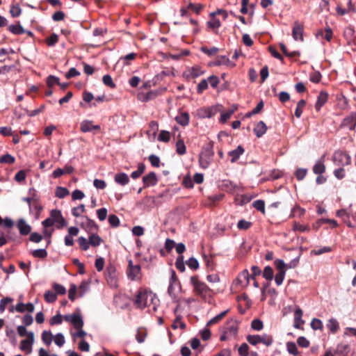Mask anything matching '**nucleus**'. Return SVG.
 I'll return each mask as SVG.
<instances>
[{"instance_id": "obj_1", "label": "nucleus", "mask_w": 356, "mask_h": 356, "mask_svg": "<svg viewBox=\"0 0 356 356\" xmlns=\"http://www.w3.org/2000/svg\"><path fill=\"white\" fill-rule=\"evenodd\" d=\"M170 277L169 279V286L168 288V293L174 302H176L177 307L174 309V313L177 314L181 307L180 293L181 292V285L173 269L170 270Z\"/></svg>"}, {"instance_id": "obj_2", "label": "nucleus", "mask_w": 356, "mask_h": 356, "mask_svg": "<svg viewBox=\"0 0 356 356\" xmlns=\"http://www.w3.org/2000/svg\"><path fill=\"white\" fill-rule=\"evenodd\" d=\"M135 303L141 309L147 307L149 311H156L159 300L152 292L143 290L138 293Z\"/></svg>"}, {"instance_id": "obj_3", "label": "nucleus", "mask_w": 356, "mask_h": 356, "mask_svg": "<svg viewBox=\"0 0 356 356\" xmlns=\"http://www.w3.org/2000/svg\"><path fill=\"white\" fill-rule=\"evenodd\" d=\"M247 341L252 346H256L258 343H263L266 346H270L273 343V338L271 335L268 334H254L248 335Z\"/></svg>"}, {"instance_id": "obj_4", "label": "nucleus", "mask_w": 356, "mask_h": 356, "mask_svg": "<svg viewBox=\"0 0 356 356\" xmlns=\"http://www.w3.org/2000/svg\"><path fill=\"white\" fill-rule=\"evenodd\" d=\"M190 282L193 286L194 292L203 298H205L209 291V288L207 285L200 281L197 276H192L190 279Z\"/></svg>"}, {"instance_id": "obj_5", "label": "nucleus", "mask_w": 356, "mask_h": 356, "mask_svg": "<svg viewBox=\"0 0 356 356\" xmlns=\"http://www.w3.org/2000/svg\"><path fill=\"white\" fill-rule=\"evenodd\" d=\"M332 161L334 165L343 167L350 163L351 158L347 153L338 150L333 154Z\"/></svg>"}, {"instance_id": "obj_6", "label": "nucleus", "mask_w": 356, "mask_h": 356, "mask_svg": "<svg viewBox=\"0 0 356 356\" xmlns=\"http://www.w3.org/2000/svg\"><path fill=\"white\" fill-rule=\"evenodd\" d=\"M64 320L72 323L74 327L76 330L82 328L83 325V318L81 314L79 313H73L72 314L65 315Z\"/></svg>"}, {"instance_id": "obj_7", "label": "nucleus", "mask_w": 356, "mask_h": 356, "mask_svg": "<svg viewBox=\"0 0 356 356\" xmlns=\"http://www.w3.org/2000/svg\"><path fill=\"white\" fill-rule=\"evenodd\" d=\"M50 216L52 218L54 225L57 229H61L67 225V222L62 216L61 211L54 209L51 211Z\"/></svg>"}, {"instance_id": "obj_8", "label": "nucleus", "mask_w": 356, "mask_h": 356, "mask_svg": "<svg viewBox=\"0 0 356 356\" xmlns=\"http://www.w3.org/2000/svg\"><path fill=\"white\" fill-rule=\"evenodd\" d=\"M34 342V334L33 332L28 333V337L26 339L21 341L19 344V349L22 351L26 352V354H30L32 352V346Z\"/></svg>"}, {"instance_id": "obj_9", "label": "nucleus", "mask_w": 356, "mask_h": 356, "mask_svg": "<svg viewBox=\"0 0 356 356\" xmlns=\"http://www.w3.org/2000/svg\"><path fill=\"white\" fill-rule=\"evenodd\" d=\"M203 74L204 71L202 70V68L198 65H195L192 67H188L187 70H186L183 73V76L186 80H191L199 77Z\"/></svg>"}, {"instance_id": "obj_10", "label": "nucleus", "mask_w": 356, "mask_h": 356, "mask_svg": "<svg viewBox=\"0 0 356 356\" xmlns=\"http://www.w3.org/2000/svg\"><path fill=\"white\" fill-rule=\"evenodd\" d=\"M217 113V108L215 106L211 107H202L196 111V115L199 118H211Z\"/></svg>"}, {"instance_id": "obj_11", "label": "nucleus", "mask_w": 356, "mask_h": 356, "mask_svg": "<svg viewBox=\"0 0 356 356\" xmlns=\"http://www.w3.org/2000/svg\"><path fill=\"white\" fill-rule=\"evenodd\" d=\"M238 330V322L236 320L231 319L226 323L224 330L229 337H234L236 336Z\"/></svg>"}, {"instance_id": "obj_12", "label": "nucleus", "mask_w": 356, "mask_h": 356, "mask_svg": "<svg viewBox=\"0 0 356 356\" xmlns=\"http://www.w3.org/2000/svg\"><path fill=\"white\" fill-rule=\"evenodd\" d=\"M341 127L348 128L349 130H354L356 127V112H351L342 121Z\"/></svg>"}, {"instance_id": "obj_13", "label": "nucleus", "mask_w": 356, "mask_h": 356, "mask_svg": "<svg viewBox=\"0 0 356 356\" xmlns=\"http://www.w3.org/2000/svg\"><path fill=\"white\" fill-rule=\"evenodd\" d=\"M80 130L83 133L91 132L93 131H99L100 126L98 124H93L91 120H84L81 122Z\"/></svg>"}, {"instance_id": "obj_14", "label": "nucleus", "mask_w": 356, "mask_h": 356, "mask_svg": "<svg viewBox=\"0 0 356 356\" xmlns=\"http://www.w3.org/2000/svg\"><path fill=\"white\" fill-rule=\"evenodd\" d=\"M81 226L88 233H92L97 229V226L95 221L87 216L83 217V221L81 223Z\"/></svg>"}, {"instance_id": "obj_15", "label": "nucleus", "mask_w": 356, "mask_h": 356, "mask_svg": "<svg viewBox=\"0 0 356 356\" xmlns=\"http://www.w3.org/2000/svg\"><path fill=\"white\" fill-rule=\"evenodd\" d=\"M303 26L298 22H296L292 30V36L293 39L295 40L303 41Z\"/></svg>"}, {"instance_id": "obj_16", "label": "nucleus", "mask_w": 356, "mask_h": 356, "mask_svg": "<svg viewBox=\"0 0 356 356\" xmlns=\"http://www.w3.org/2000/svg\"><path fill=\"white\" fill-rule=\"evenodd\" d=\"M17 227L21 235H28L31 231V227L24 218H20L17 222Z\"/></svg>"}, {"instance_id": "obj_17", "label": "nucleus", "mask_w": 356, "mask_h": 356, "mask_svg": "<svg viewBox=\"0 0 356 356\" xmlns=\"http://www.w3.org/2000/svg\"><path fill=\"white\" fill-rule=\"evenodd\" d=\"M140 272V266L139 265H133L131 260L129 261L128 276L131 280H135Z\"/></svg>"}, {"instance_id": "obj_18", "label": "nucleus", "mask_w": 356, "mask_h": 356, "mask_svg": "<svg viewBox=\"0 0 356 356\" xmlns=\"http://www.w3.org/2000/svg\"><path fill=\"white\" fill-rule=\"evenodd\" d=\"M145 187L155 186L157 184V177L154 172H152L143 177Z\"/></svg>"}, {"instance_id": "obj_19", "label": "nucleus", "mask_w": 356, "mask_h": 356, "mask_svg": "<svg viewBox=\"0 0 356 356\" xmlns=\"http://www.w3.org/2000/svg\"><path fill=\"white\" fill-rule=\"evenodd\" d=\"M244 152L245 149L241 145H238L235 149L229 151L228 155L231 157V163H235Z\"/></svg>"}, {"instance_id": "obj_20", "label": "nucleus", "mask_w": 356, "mask_h": 356, "mask_svg": "<svg viewBox=\"0 0 356 356\" xmlns=\"http://www.w3.org/2000/svg\"><path fill=\"white\" fill-rule=\"evenodd\" d=\"M250 275L248 270H243L237 277V282L243 286L248 285Z\"/></svg>"}, {"instance_id": "obj_21", "label": "nucleus", "mask_w": 356, "mask_h": 356, "mask_svg": "<svg viewBox=\"0 0 356 356\" xmlns=\"http://www.w3.org/2000/svg\"><path fill=\"white\" fill-rule=\"evenodd\" d=\"M328 95L327 92L321 91L317 97V101L315 104V109L318 111L321 107L327 102Z\"/></svg>"}, {"instance_id": "obj_22", "label": "nucleus", "mask_w": 356, "mask_h": 356, "mask_svg": "<svg viewBox=\"0 0 356 356\" xmlns=\"http://www.w3.org/2000/svg\"><path fill=\"white\" fill-rule=\"evenodd\" d=\"M302 311L300 307H297L294 312V327L300 328L301 325L304 323V321L302 319Z\"/></svg>"}, {"instance_id": "obj_23", "label": "nucleus", "mask_w": 356, "mask_h": 356, "mask_svg": "<svg viewBox=\"0 0 356 356\" xmlns=\"http://www.w3.org/2000/svg\"><path fill=\"white\" fill-rule=\"evenodd\" d=\"M213 155L212 148L211 147H204L200 155V165H203L204 157L211 159Z\"/></svg>"}, {"instance_id": "obj_24", "label": "nucleus", "mask_w": 356, "mask_h": 356, "mask_svg": "<svg viewBox=\"0 0 356 356\" xmlns=\"http://www.w3.org/2000/svg\"><path fill=\"white\" fill-rule=\"evenodd\" d=\"M114 179L117 184H118L121 186H125L129 181V178L128 175L124 172L116 174L115 175Z\"/></svg>"}, {"instance_id": "obj_25", "label": "nucleus", "mask_w": 356, "mask_h": 356, "mask_svg": "<svg viewBox=\"0 0 356 356\" xmlns=\"http://www.w3.org/2000/svg\"><path fill=\"white\" fill-rule=\"evenodd\" d=\"M266 130L267 127L266 124L263 121H260L254 129V133L258 138H260L266 132Z\"/></svg>"}, {"instance_id": "obj_26", "label": "nucleus", "mask_w": 356, "mask_h": 356, "mask_svg": "<svg viewBox=\"0 0 356 356\" xmlns=\"http://www.w3.org/2000/svg\"><path fill=\"white\" fill-rule=\"evenodd\" d=\"M177 122L181 126H186L189 123V115L188 113H181L175 118Z\"/></svg>"}, {"instance_id": "obj_27", "label": "nucleus", "mask_w": 356, "mask_h": 356, "mask_svg": "<svg viewBox=\"0 0 356 356\" xmlns=\"http://www.w3.org/2000/svg\"><path fill=\"white\" fill-rule=\"evenodd\" d=\"M88 241L90 245L93 247L99 246L102 242V238L97 234L92 232L89 235Z\"/></svg>"}, {"instance_id": "obj_28", "label": "nucleus", "mask_w": 356, "mask_h": 356, "mask_svg": "<svg viewBox=\"0 0 356 356\" xmlns=\"http://www.w3.org/2000/svg\"><path fill=\"white\" fill-rule=\"evenodd\" d=\"M325 170V166L321 161H318L313 167V172L316 175H322Z\"/></svg>"}, {"instance_id": "obj_29", "label": "nucleus", "mask_w": 356, "mask_h": 356, "mask_svg": "<svg viewBox=\"0 0 356 356\" xmlns=\"http://www.w3.org/2000/svg\"><path fill=\"white\" fill-rule=\"evenodd\" d=\"M175 314L177 316L172 325V327L175 330L177 329L178 327L184 330L186 328V324L181 321V318L179 315H177V314Z\"/></svg>"}, {"instance_id": "obj_30", "label": "nucleus", "mask_w": 356, "mask_h": 356, "mask_svg": "<svg viewBox=\"0 0 356 356\" xmlns=\"http://www.w3.org/2000/svg\"><path fill=\"white\" fill-rule=\"evenodd\" d=\"M306 105V102L304 99L300 100L297 104V107L295 111V115L299 118L301 117L303 108Z\"/></svg>"}, {"instance_id": "obj_31", "label": "nucleus", "mask_w": 356, "mask_h": 356, "mask_svg": "<svg viewBox=\"0 0 356 356\" xmlns=\"http://www.w3.org/2000/svg\"><path fill=\"white\" fill-rule=\"evenodd\" d=\"M86 211L85 205L81 204L79 206L76 207H74L72 209V214L74 217H80L81 216L82 213H83Z\"/></svg>"}, {"instance_id": "obj_32", "label": "nucleus", "mask_w": 356, "mask_h": 356, "mask_svg": "<svg viewBox=\"0 0 356 356\" xmlns=\"http://www.w3.org/2000/svg\"><path fill=\"white\" fill-rule=\"evenodd\" d=\"M176 151L179 155H184L186 152V147L184 140L180 139L176 143Z\"/></svg>"}, {"instance_id": "obj_33", "label": "nucleus", "mask_w": 356, "mask_h": 356, "mask_svg": "<svg viewBox=\"0 0 356 356\" xmlns=\"http://www.w3.org/2000/svg\"><path fill=\"white\" fill-rule=\"evenodd\" d=\"M55 194L57 197L62 199L69 195V191L66 188L58 186Z\"/></svg>"}, {"instance_id": "obj_34", "label": "nucleus", "mask_w": 356, "mask_h": 356, "mask_svg": "<svg viewBox=\"0 0 356 356\" xmlns=\"http://www.w3.org/2000/svg\"><path fill=\"white\" fill-rule=\"evenodd\" d=\"M42 340L47 346H49L52 341V334L50 331H43L42 333Z\"/></svg>"}, {"instance_id": "obj_35", "label": "nucleus", "mask_w": 356, "mask_h": 356, "mask_svg": "<svg viewBox=\"0 0 356 356\" xmlns=\"http://www.w3.org/2000/svg\"><path fill=\"white\" fill-rule=\"evenodd\" d=\"M8 30L12 33L16 34V35H20V34H22L24 33V30L23 27L19 24H17V25L12 24L10 26H9Z\"/></svg>"}, {"instance_id": "obj_36", "label": "nucleus", "mask_w": 356, "mask_h": 356, "mask_svg": "<svg viewBox=\"0 0 356 356\" xmlns=\"http://www.w3.org/2000/svg\"><path fill=\"white\" fill-rule=\"evenodd\" d=\"M78 243H79V245L80 248H81V250H83L84 251L88 250L89 249L90 245V243H89V241L87 240L83 236H80L78 238Z\"/></svg>"}, {"instance_id": "obj_37", "label": "nucleus", "mask_w": 356, "mask_h": 356, "mask_svg": "<svg viewBox=\"0 0 356 356\" xmlns=\"http://www.w3.org/2000/svg\"><path fill=\"white\" fill-rule=\"evenodd\" d=\"M318 227L321 226L323 223L330 224L332 227H337L338 226V223L335 220L329 219V218H321L319 219L316 222Z\"/></svg>"}, {"instance_id": "obj_38", "label": "nucleus", "mask_w": 356, "mask_h": 356, "mask_svg": "<svg viewBox=\"0 0 356 356\" xmlns=\"http://www.w3.org/2000/svg\"><path fill=\"white\" fill-rule=\"evenodd\" d=\"M305 210L299 206H296L291 209V217H300L304 215Z\"/></svg>"}, {"instance_id": "obj_39", "label": "nucleus", "mask_w": 356, "mask_h": 356, "mask_svg": "<svg viewBox=\"0 0 356 356\" xmlns=\"http://www.w3.org/2000/svg\"><path fill=\"white\" fill-rule=\"evenodd\" d=\"M286 349H287V351L290 354H291L294 356H296L298 355V350L297 346L293 342H288L286 343Z\"/></svg>"}, {"instance_id": "obj_40", "label": "nucleus", "mask_w": 356, "mask_h": 356, "mask_svg": "<svg viewBox=\"0 0 356 356\" xmlns=\"http://www.w3.org/2000/svg\"><path fill=\"white\" fill-rule=\"evenodd\" d=\"M327 327L332 332H336L339 329V323L335 318H331L328 321Z\"/></svg>"}, {"instance_id": "obj_41", "label": "nucleus", "mask_w": 356, "mask_h": 356, "mask_svg": "<svg viewBox=\"0 0 356 356\" xmlns=\"http://www.w3.org/2000/svg\"><path fill=\"white\" fill-rule=\"evenodd\" d=\"M227 312V311H224L220 314H218L217 316H214L207 323V325L210 326L211 325L218 323L225 316Z\"/></svg>"}, {"instance_id": "obj_42", "label": "nucleus", "mask_w": 356, "mask_h": 356, "mask_svg": "<svg viewBox=\"0 0 356 356\" xmlns=\"http://www.w3.org/2000/svg\"><path fill=\"white\" fill-rule=\"evenodd\" d=\"M15 157L9 154H4L0 157L1 163L13 164L15 162Z\"/></svg>"}, {"instance_id": "obj_43", "label": "nucleus", "mask_w": 356, "mask_h": 356, "mask_svg": "<svg viewBox=\"0 0 356 356\" xmlns=\"http://www.w3.org/2000/svg\"><path fill=\"white\" fill-rule=\"evenodd\" d=\"M147 336L145 330L143 329H138L136 334V339L138 343H143L145 341Z\"/></svg>"}, {"instance_id": "obj_44", "label": "nucleus", "mask_w": 356, "mask_h": 356, "mask_svg": "<svg viewBox=\"0 0 356 356\" xmlns=\"http://www.w3.org/2000/svg\"><path fill=\"white\" fill-rule=\"evenodd\" d=\"M175 266L181 272H184L185 270V264L184 262V257L182 255H179L177 258Z\"/></svg>"}, {"instance_id": "obj_45", "label": "nucleus", "mask_w": 356, "mask_h": 356, "mask_svg": "<svg viewBox=\"0 0 356 356\" xmlns=\"http://www.w3.org/2000/svg\"><path fill=\"white\" fill-rule=\"evenodd\" d=\"M263 276L267 280H271L273 278V270L270 266H266L264 272Z\"/></svg>"}, {"instance_id": "obj_46", "label": "nucleus", "mask_w": 356, "mask_h": 356, "mask_svg": "<svg viewBox=\"0 0 356 356\" xmlns=\"http://www.w3.org/2000/svg\"><path fill=\"white\" fill-rule=\"evenodd\" d=\"M44 299L47 302H54L56 300V294L51 291H47L44 293Z\"/></svg>"}, {"instance_id": "obj_47", "label": "nucleus", "mask_w": 356, "mask_h": 356, "mask_svg": "<svg viewBox=\"0 0 356 356\" xmlns=\"http://www.w3.org/2000/svg\"><path fill=\"white\" fill-rule=\"evenodd\" d=\"M251 327L256 331H260L264 327L263 322L259 319H254L251 323Z\"/></svg>"}, {"instance_id": "obj_48", "label": "nucleus", "mask_w": 356, "mask_h": 356, "mask_svg": "<svg viewBox=\"0 0 356 356\" xmlns=\"http://www.w3.org/2000/svg\"><path fill=\"white\" fill-rule=\"evenodd\" d=\"M170 134L169 131H161L158 136V140L159 141L167 143L170 140Z\"/></svg>"}, {"instance_id": "obj_49", "label": "nucleus", "mask_w": 356, "mask_h": 356, "mask_svg": "<svg viewBox=\"0 0 356 356\" xmlns=\"http://www.w3.org/2000/svg\"><path fill=\"white\" fill-rule=\"evenodd\" d=\"M253 207L258 211L265 213V203L263 200H258L253 202Z\"/></svg>"}, {"instance_id": "obj_50", "label": "nucleus", "mask_w": 356, "mask_h": 356, "mask_svg": "<svg viewBox=\"0 0 356 356\" xmlns=\"http://www.w3.org/2000/svg\"><path fill=\"white\" fill-rule=\"evenodd\" d=\"M63 319H64V316L63 317L61 314H58L50 319L49 323L51 325H59L62 323Z\"/></svg>"}, {"instance_id": "obj_51", "label": "nucleus", "mask_w": 356, "mask_h": 356, "mask_svg": "<svg viewBox=\"0 0 356 356\" xmlns=\"http://www.w3.org/2000/svg\"><path fill=\"white\" fill-rule=\"evenodd\" d=\"M65 337L62 333H58L54 337V343L59 347H61L65 343Z\"/></svg>"}, {"instance_id": "obj_52", "label": "nucleus", "mask_w": 356, "mask_h": 356, "mask_svg": "<svg viewBox=\"0 0 356 356\" xmlns=\"http://www.w3.org/2000/svg\"><path fill=\"white\" fill-rule=\"evenodd\" d=\"M207 88L208 81L207 79H202L197 85V92L198 94H202Z\"/></svg>"}, {"instance_id": "obj_53", "label": "nucleus", "mask_w": 356, "mask_h": 356, "mask_svg": "<svg viewBox=\"0 0 356 356\" xmlns=\"http://www.w3.org/2000/svg\"><path fill=\"white\" fill-rule=\"evenodd\" d=\"M212 19L207 22V26L212 29H218L220 26V22L218 19L214 17V16H211Z\"/></svg>"}, {"instance_id": "obj_54", "label": "nucleus", "mask_w": 356, "mask_h": 356, "mask_svg": "<svg viewBox=\"0 0 356 356\" xmlns=\"http://www.w3.org/2000/svg\"><path fill=\"white\" fill-rule=\"evenodd\" d=\"M307 173L306 168H298L296 171L295 175L298 180H302Z\"/></svg>"}, {"instance_id": "obj_55", "label": "nucleus", "mask_w": 356, "mask_h": 356, "mask_svg": "<svg viewBox=\"0 0 356 356\" xmlns=\"http://www.w3.org/2000/svg\"><path fill=\"white\" fill-rule=\"evenodd\" d=\"M274 264L278 272L286 271L285 268L287 267V264H286L283 260L276 259Z\"/></svg>"}, {"instance_id": "obj_56", "label": "nucleus", "mask_w": 356, "mask_h": 356, "mask_svg": "<svg viewBox=\"0 0 356 356\" xmlns=\"http://www.w3.org/2000/svg\"><path fill=\"white\" fill-rule=\"evenodd\" d=\"M32 254L34 257L43 259L47 257V252L45 249H38L35 250Z\"/></svg>"}, {"instance_id": "obj_57", "label": "nucleus", "mask_w": 356, "mask_h": 356, "mask_svg": "<svg viewBox=\"0 0 356 356\" xmlns=\"http://www.w3.org/2000/svg\"><path fill=\"white\" fill-rule=\"evenodd\" d=\"M186 264L190 268L193 270H196L199 267L198 261L193 257H191L188 260H187Z\"/></svg>"}, {"instance_id": "obj_58", "label": "nucleus", "mask_w": 356, "mask_h": 356, "mask_svg": "<svg viewBox=\"0 0 356 356\" xmlns=\"http://www.w3.org/2000/svg\"><path fill=\"white\" fill-rule=\"evenodd\" d=\"M108 222L111 225V226L113 227H117L120 225V220L118 217L115 215H110L108 216Z\"/></svg>"}, {"instance_id": "obj_59", "label": "nucleus", "mask_w": 356, "mask_h": 356, "mask_svg": "<svg viewBox=\"0 0 356 356\" xmlns=\"http://www.w3.org/2000/svg\"><path fill=\"white\" fill-rule=\"evenodd\" d=\"M58 40V37L57 34L52 33L51 35L47 38L46 42L48 46L51 47L54 46Z\"/></svg>"}, {"instance_id": "obj_60", "label": "nucleus", "mask_w": 356, "mask_h": 356, "mask_svg": "<svg viewBox=\"0 0 356 356\" xmlns=\"http://www.w3.org/2000/svg\"><path fill=\"white\" fill-rule=\"evenodd\" d=\"M53 288L55 291L56 294L64 295L66 293V289L61 284H54Z\"/></svg>"}, {"instance_id": "obj_61", "label": "nucleus", "mask_w": 356, "mask_h": 356, "mask_svg": "<svg viewBox=\"0 0 356 356\" xmlns=\"http://www.w3.org/2000/svg\"><path fill=\"white\" fill-rule=\"evenodd\" d=\"M10 13L13 17H17L20 15L22 10L18 5H13L10 8Z\"/></svg>"}, {"instance_id": "obj_62", "label": "nucleus", "mask_w": 356, "mask_h": 356, "mask_svg": "<svg viewBox=\"0 0 356 356\" xmlns=\"http://www.w3.org/2000/svg\"><path fill=\"white\" fill-rule=\"evenodd\" d=\"M286 271L277 272L275 277V281L277 285L280 286L282 284L284 279Z\"/></svg>"}, {"instance_id": "obj_63", "label": "nucleus", "mask_w": 356, "mask_h": 356, "mask_svg": "<svg viewBox=\"0 0 356 356\" xmlns=\"http://www.w3.org/2000/svg\"><path fill=\"white\" fill-rule=\"evenodd\" d=\"M311 327L314 330H322V328H323L322 321L318 318H313L311 322Z\"/></svg>"}, {"instance_id": "obj_64", "label": "nucleus", "mask_w": 356, "mask_h": 356, "mask_svg": "<svg viewBox=\"0 0 356 356\" xmlns=\"http://www.w3.org/2000/svg\"><path fill=\"white\" fill-rule=\"evenodd\" d=\"M238 354L241 356H248L249 352H248V346L247 343H242L240 347L238 348Z\"/></svg>"}]
</instances>
